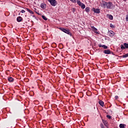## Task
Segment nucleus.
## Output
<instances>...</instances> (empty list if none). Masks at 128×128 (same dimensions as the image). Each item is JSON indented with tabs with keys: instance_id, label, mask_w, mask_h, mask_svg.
<instances>
[{
	"instance_id": "obj_1",
	"label": "nucleus",
	"mask_w": 128,
	"mask_h": 128,
	"mask_svg": "<svg viewBox=\"0 0 128 128\" xmlns=\"http://www.w3.org/2000/svg\"><path fill=\"white\" fill-rule=\"evenodd\" d=\"M102 7L106 8H106L108 10H110L112 8V2H106L104 1L102 2Z\"/></svg>"
},
{
	"instance_id": "obj_2",
	"label": "nucleus",
	"mask_w": 128,
	"mask_h": 128,
	"mask_svg": "<svg viewBox=\"0 0 128 128\" xmlns=\"http://www.w3.org/2000/svg\"><path fill=\"white\" fill-rule=\"evenodd\" d=\"M60 30L63 32H65V34H69V36H72V32H70V30H66V28H60Z\"/></svg>"
},
{
	"instance_id": "obj_3",
	"label": "nucleus",
	"mask_w": 128,
	"mask_h": 128,
	"mask_svg": "<svg viewBox=\"0 0 128 128\" xmlns=\"http://www.w3.org/2000/svg\"><path fill=\"white\" fill-rule=\"evenodd\" d=\"M77 4L78 5V6H80L81 8H82V10L86 8V5L82 2H80V0H78L77 2Z\"/></svg>"
},
{
	"instance_id": "obj_4",
	"label": "nucleus",
	"mask_w": 128,
	"mask_h": 128,
	"mask_svg": "<svg viewBox=\"0 0 128 128\" xmlns=\"http://www.w3.org/2000/svg\"><path fill=\"white\" fill-rule=\"evenodd\" d=\"M49 2H50L51 6H56V0H48Z\"/></svg>"
},
{
	"instance_id": "obj_5",
	"label": "nucleus",
	"mask_w": 128,
	"mask_h": 128,
	"mask_svg": "<svg viewBox=\"0 0 128 128\" xmlns=\"http://www.w3.org/2000/svg\"><path fill=\"white\" fill-rule=\"evenodd\" d=\"M120 48L121 50H126V48H128V44L127 43H124V45L122 44L120 45Z\"/></svg>"
},
{
	"instance_id": "obj_6",
	"label": "nucleus",
	"mask_w": 128,
	"mask_h": 128,
	"mask_svg": "<svg viewBox=\"0 0 128 128\" xmlns=\"http://www.w3.org/2000/svg\"><path fill=\"white\" fill-rule=\"evenodd\" d=\"M92 12H94L95 14H100V10L99 8H92Z\"/></svg>"
},
{
	"instance_id": "obj_7",
	"label": "nucleus",
	"mask_w": 128,
	"mask_h": 128,
	"mask_svg": "<svg viewBox=\"0 0 128 128\" xmlns=\"http://www.w3.org/2000/svg\"><path fill=\"white\" fill-rule=\"evenodd\" d=\"M108 34L110 38H112V36H114L115 34L114 32L112 30L108 31Z\"/></svg>"
},
{
	"instance_id": "obj_8",
	"label": "nucleus",
	"mask_w": 128,
	"mask_h": 128,
	"mask_svg": "<svg viewBox=\"0 0 128 128\" xmlns=\"http://www.w3.org/2000/svg\"><path fill=\"white\" fill-rule=\"evenodd\" d=\"M103 52H104V54H112V52L110 50H104Z\"/></svg>"
},
{
	"instance_id": "obj_9",
	"label": "nucleus",
	"mask_w": 128,
	"mask_h": 128,
	"mask_svg": "<svg viewBox=\"0 0 128 128\" xmlns=\"http://www.w3.org/2000/svg\"><path fill=\"white\" fill-rule=\"evenodd\" d=\"M99 48H103L104 50H108V46L106 45H102V44H99Z\"/></svg>"
},
{
	"instance_id": "obj_10",
	"label": "nucleus",
	"mask_w": 128,
	"mask_h": 128,
	"mask_svg": "<svg viewBox=\"0 0 128 128\" xmlns=\"http://www.w3.org/2000/svg\"><path fill=\"white\" fill-rule=\"evenodd\" d=\"M16 20L17 22H20L22 20V16H19L17 18Z\"/></svg>"
},
{
	"instance_id": "obj_11",
	"label": "nucleus",
	"mask_w": 128,
	"mask_h": 128,
	"mask_svg": "<svg viewBox=\"0 0 128 128\" xmlns=\"http://www.w3.org/2000/svg\"><path fill=\"white\" fill-rule=\"evenodd\" d=\"M98 104H100V106H104V102L102 100L98 101Z\"/></svg>"
},
{
	"instance_id": "obj_12",
	"label": "nucleus",
	"mask_w": 128,
	"mask_h": 128,
	"mask_svg": "<svg viewBox=\"0 0 128 128\" xmlns=\"http://www.w3.org/2000/svg\"><path fill=\"white\" fill-rule=\"evenodd\" d=\"M8 80L10 82H12L14 80L12 77H8Z\"/></svg>"
},
{
	"instance_id": "obj_13",
	"label": "nucleus",
	"mask_w": 128,
	"mask_h": 128,
	"mask_svg": "<svg viewBox=\"0 0 128 128\" xmlns=\"http://www.w3.org/2000/svg\"><path fill=\"white\" fill-rule=\"evenodd\" d=\"M126 125L124 124H120L119 125V128H126Z\"/></svg>"
},
{
	"instance_id": "obj_14",
	"label": "nucleus",
	"mask_w": 128,
	"mask_h": 128,
	"mask_svg": "<svg viewBox=\"0 0 128 128\" xmlns=\"http://www.w3.org/2000/svg\"><path fill=\"white\" fill-rule=\"evenodd\" d=\"M109 20H114V17L110 15V14H107Z\"/></svg>"
},
{
	"instance_id": "obj_15",
	"label": "nucleus",
	"mask_w": 128,
	"mask_h": 128,
	"mask_svg": "<svg viewBox=\"0 0 128 128\" xmlns=\"http://www.w3.org/2000/svg\"><path fill=\"white\" fill-rule=\"evenodd\" d=\"M85 11L86 12H90V7H86L85 8Z\"/></svg>"
},
{
	"instance_id": "obj_16",
	"label": "nucleus",
	"mask_w": 128,
	"mask_h": 128,
	"mask_svg": "<svg viewBox=\"0 0 128 128\" xmlns=\"http://www.w3.org/2000/svg\"><path fill=\"white\" fill-rule=\"evenodd\" d=\"M46 5L44 4H40V8H46Z\"/></svg>"
},
{
	"instance_id": "obj_17",
	"label": "nucleus",
	"mask_w": 128,
	"mask_h": 128,
	"mask_svg": "<svg viewBox=\"0 0 128 128\" xmlns=\"http://www.w3.org/2000/svg\"><path fill=\"white\" fill-rule=\"evenodd\" d=\"M92 30H94V32H98V29H96V28L94 26H92Z\"/></svg>"
},
{
	"instance_id": "obj_18",
	"label": "nucleus",
	"mask_w": 128,
	"mask_h": 128,
	"mask_svg": "<svg viewBox=\"0 0 128 128\" xmlns=\"http://www.w3.org/2000/svg\"><path fill=\"white\" fill-rule=\"evenodd\" d=\"M26 10L27 12H30V14H34V12L30 10L28 8H26Z\"/></svg>"
},
{
	"instance_id": "obj_19",
	"label": "nucleus",
	"mask_w": 128,
	"mask_h": 128,
	"mask_svg": "<svg viewBox=\"0 0 128 128\" xmlns=\"http://www.w3.org/2000/svg\"><path fill=\"white\" fill-rule=\"evenodd\" d=\"M42 18H43V20H48V18H46V16H42Z\"/></svg>"
},
{
	"instance_id": "obj_20",
	"label": "nucleus",
	"mask_w": 128,
	"mask_h": 128,
	"mask_svg": "<svg viewBox=\"0 0 128 128\" xmlns=\"http://www.w3.org/2000/svg\"><path fill=\"white\" fill-rule=\"evenodd\" d=\"M70 0L72 2H74V4H76V3L78 2V0Z\"/></svg>"
},
{
	"instance_id": "obj_21",
	"label": "nucleus",
	"mask_w": 128,
	"mask_h": 128,
	"mask_svg": "<svg viewBox=\"0 0 128 128\" xmlns=\"http://www.w3.org/2000/svg\"><path fill=\"white\" fill-rule=\"evenodd\" d=\"M128 53L123 55L122 56V58H128Z\"/></svg>"
},
{
	"instance_id": "obj_22",
	"label": "nucleus",
	"mask_w": 128,
	"mask_h": 128,
	"mask_svg": "<svg viewBox=\"0 0 128 128\" xmlns=\"http://www.w3.org/2000/svg\"><path fill=\"white\" fill-rule=\"evenodd\" d=\"M110 28H116V26H114V24H110Z\"/></svg>"
},
{
	"instance_id": "obj_23",
	"label": "nucleus",
	"mask_w": 128,
	"mask_h": 128,
	"mask_svg": "<svg viewBox=\"0 0 128 128\" xmlns=\"http://www.w3.org/2000/svg\"><path fill=\"white\" fill-rule=\"evenodd\" d=\"M106 118H108L109 120H110V118H112V116L110 115H107Z\"/></svg>"
},
{
	"instance_id": "obj_24",
	"label": "nucleus",
	"mask_w": 128,
	"mask_h": 128,
	"mask_svg": "<svg viewBox=\"0 0 128 128\" xmlns=\"http://www.w3.org/2000/svg\"><path fill=\"white\" fill-rule=\"evenodd\" d=\"M72 12H76V8H72Z\"/></svg>"
},
{
	"instance_id": "obj_25",
	"label": "nucleus",
	"mask_w": 128,
	"mask_h": 128,
	"mask_svg": "<svg viewBox=\"0 0 128 128\" xmlns=\"http://www.w3.org/2000/svg\"><path fill=\"white\" fill-rule=\"evenodd\" d=\"M21 12L22 14H24V13L26 12V11L24 10H21Z\"/></svg>"
},
{
	"instance_id": "obj_26",
	"label": "nucleus",
	"mask_w": 128,
	"mask_h": 128,
	"mask_svg": "<svg viewBox=\"0 0 128 128\" xmlns=\"http://www.w3.org/2000/svg\"><path fill=\"white\" fill-rule=\"evenodd\" d=\"M114 98L115 100H118V96H115Z\"/></svg>"
},
{
	"instance_id": "obj_27",
	"label": "nucleus",
	"mask_w": 128,
	"mask_h": 128,
	"mask_svg": "<svg viewBox=\"0 0 128 128\" xmlns=\"http://www.w3.org/2000/svg\"><path fill=\"white\" fill-rule=\"evenodd\" d=\"M101 128H104V125H102V126H101Z\"/></svg>"
},
{
	"instance_id": "obj_28",
	"label": "nucleus",
	"mask_w": 128,
	"mask_h": 128,
	"mask_svg": "<svg viewBox=\"0 0 128 128\" xmlns=\"http://www.w3.org/2000/svg\"><path fill=\"white\" fill-rule=\"evenodd\" d=\"M104 125L106 126H108V123L104 124Z\"/></svg>"
},
{
	"instance_id": "obj_29",
	"label": "nucleus",
	"mask_w": 128,
	"mask_h": 128,
	"mask_svg": "<svg viewBox=\"0 0 128 128\" xmlns=\"http://www.w3.org/2000/svg\"><path fill=\"white\" fill-rule=\"evenodd\" d=\"M32 16L33 18H36V17L34 16Z\"/></svg>"
},
{
	"instance_id": "obj_30",
	"label": "nucleus",
	"mask_w": 128,
	"mask_h": 128,
	"mask_svg": "<svg viewBox=\"0 0 128 128\" xmlns=\"http://www.w3.org/2000/svg\"><path fill=\"white\" fill-rule=\"evenodd\" d=\"M54 44H55V45H56V43H54Z\"/></svg>"
},
{
	"instance_id": "obj_31",
	"label": "nucleus",
	"mask_w": 128,
	"mask_h": 128,
	"mask_svg": "<svg viewBox=\"0 0 128 128\" xmlns=\"http://www.w3.org/2000/svg\"><path fill=\"white\" fill-rule=\"evenodd\" d=\"M112 54L114 55V52H112Z\"/></svg>"
},
{
	"instance_id": "obj_32",
	"label": "nucleus",
	"mask_w": 128,
	"mask_h": 128,
	"mask_svg": "<svg viewBox=\"0 0 128 128\" xmlns=\"http://www.w3.org/2000/svg\"><path fill=\"white\" fill-rule=\"evenodd\" d=\"M94 109L96 110V107H94Z\"/></svg>"
},
{
	"instance_id": "obj_33",
	"label": "nucleus",
	"mask_w": 128,
	"mask_h": 128,
	"mask_svg": "<svg viewBox=\"0 0 128 128\" xmlns=\"http://www.w3.org/2000/svg\"><path fill=\"white\" fill-rule=\"evenodd\" d=\"M124 0V2H126V0Z\"/></svg>"
}]
</instances>
